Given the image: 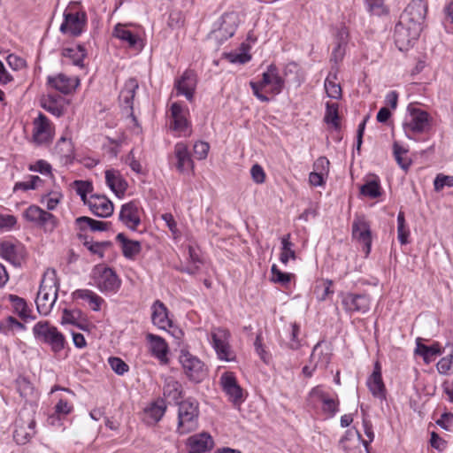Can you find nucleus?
Returning a JSON list of instances; mask_svg holds the SVG:
<instances>
[{
  "mask_svg": "<svg viewBox=\"0 0 453 453\" xmlns=\"http://www.w3.org/2000/svg\"><path fill=\"white\" fill-rule=\"evenodd\" d=\"M59 289L55 270H48L42 279L36 296V306L39 313L47 315L53 307Z\"/></svg>",
  "mask_w": 453,
  "mask_h": 453,
  "instance_id": "f257e3e1",
  "label": "nucleus"
},
{
  "mask_svg": "<svg viewBox=\"0 0 453 453\" xmlns=\"http://www.w3.org/2000/svg\"><path fill=\"white\" fill-rule=\"evenodd\" d=\"M432 123L430 114L418 108L415 104L407 107V115L403 122V129L407 138L413 139L414 135L426 133Z\"/></svg>",
  "mask_w": 453,
  "mask_h": 453,
  "instance_id": "f03ea898",
  "label": "nucleus"
},
{
  "mask_svg": "<svg viewBox=\"0 0 453 453\" xmlns=\"http://www.w3.org/2000/svg\"><path fill=\"white\" fill-rule=\"evenodd\" d=\"M177 433L186 434L198 427L199 407L195 399L188 398L178 403Z\"/></svg>",
  "mask_w": 453,
  "mask_h": 453,
  "instance_id": "7ed1b4c3",
  "label": "nucleus"
},
{
  "mask_svg": "<svg viewBox=\"0 0 453 453\" xmlns=\"http://www.w3.org/2000/svg\"><path fill=\"white\" fill-rule=\"evenodd\" d=\"M33 333L36 339L49 344L51 350L58 353L65 349V339L64 334L57 327L47 321H40L33 327Z\"/></svg>",
  "mask_w": 453,
  "mask_h": 453,
  "instance_id": "20e7f679",
  "label": "nucleus"
},
{
  "mask_svg": "<svg viewBox=\"0 0 453 453\" xmlns=\"http://www.w3.org/2000/svg\"><path fill=\"white\" fill-rule=\"evenodd\" d=\"M230 332L224 327H212L210 333V343L220 360L232 362L235 360V354L230 345Z\"/></svg>",
  "mask_w": 453,
  "mask_h": 453,
  "instance_id": "39448f33",
  "label": "nucleus"
},
{
  "mask_svg": "<svg viewBox=\"0 0 453 453\" xmlns=\"http://www.w3.org/2000/svg\"><path fill=\"white\" fill-rule=\"evenodd\" d=\"M426 5L422 0H414L405 8L400 16L399 22L410 27L413 34L421 33L426 18Z\"/></svg>",
  "mask_w": 453,
  "mask_h": 453,
  "instance_id": "423d86ee",
  "label": "nucleus"
},
{
  "mask_svg": "<svg viewBox=\"0 0 453 453\" xmlns=\"http://www.w3.org/2000/svg\"><path fill=\"white\" fill-rule=\"evenodd\" d=\"M92 278L96 288L103 293H115L121 281L116 273L104 265H96L92 271Z\"/></svg>",
  "mask_w": 453,
  "mask_h": 453,
  "instance_id": "0eeeda50",
  "label": "nucleus"
},
{
  "mask_svg": "<svg viewBox=\"0 0 453 453\" xmlns=\"http://www.w3.org/2000/svg\"><path fill=\"white\" fill-rule=\"evenodd\" d=\"M179 361L189 380L198 383L207 376V369L204 363L189 351L181 349Z\"/></svg>",
  "mask_w": 453,
  "mask_h": 453,
  "instance_id": "6e6552de",
  "label": "nucleus"
},
{
  "mask_svg": "<svg viewBox=\"0 0 453 453\" xmlns=\"http://www.w3.org/2000/svg\"><path fill=\"white\" fill-rule=\"evenodd\" d=\"M189 111L180 103H173L170 107L169 127L178 133L180 136H189L191 134V123L188 117Z\"/></svg>",
  "mask_w": 453,
  "mask_h": 453,
  "instance_id": "1a4fd4ad",
  "label": "nucleus"
},
{
  "mask_svg": "<svg viewBox=\"0 0 453 453\" xmlns=\"http://www.w3.org/2000/svg\"><path fill=\"white\" fill-rule=\"evenodd\" d=\"M223 392L235 407H239L245 400L242 388L239 385L233 372H225L219 378Z\"/></svg>",
  "mask_w": 453,
  "mask_h": 453,
  "instance_id": "9d476101",
  "label": "nucleus"
},
{
  "mask_svg": "<svg viewBox=\"0 0 453 453\" xmlns=\"http://www.w3.org/2000/svg\"><path fill=\"white\" fill-rule=\"evenodd\" d=\"M35 434V421L30 415H19L15 420L13 439L18 444H26Z\"/></svg>",
  "mask_w": 453,
  "mask_h": 453,
  "instance_id": "9b49d317",
  "label": "nucleus"
},
{
  "mask_svg": "<svg viewBox=\"0 0 453 453\" xmlns=\"http://www.w3.org/2000/svg\"><path fill=\"white\" fill-rule=\"evenodd\" d=\"M370 225L364 216H357L352 223V236L363 244L364 252L368 256L371 251L372 236Z\"/></svg>",
  "mask_w": 453,
  "mask_h": 453,
  "instance_id": "f8f14e48",
  "label": "nucleus"
},
{
  "mask_svg": "<svg viewBox=\"0 0 453 453\" xmlns=\"http://www.w3.org/2000/svg\"><path fill=\"white\" fill-rule=\"evenodd\" d=\"M87 16L85 12H64V22L60 26V31L64 34L72 35H80L85 27Z\"/></svg>",
  "mask_w": 453,
  "mask_h": 453,
  "instance_id": "ddd939ff",
  "label": "nucleus"
},
{
  "mask_svg": "<svg viewBox=\"0 0 453 453\" xmlns=\"http://www.w3.org/2000/svg\"><path fill=\"white\" fill-rule=\"evenodd\" d=\"M52 127L48 118L40 113L34 120L33 141L38 144H47L52 140Z\"/></svg>",
  "mask_w": 453,
  "mask_h": 453,
  "instance_id": "4468645a",
  "label": "nucleus"
},
{
  "mask_svg": "<svg viewBox=\"0 0 453 453\" xmlns=\"http://www.w3.org/2000/svg\"><path fill=\"white\" fill-rule=\"evenodd\" d=\"M196 88V77L194 72L187 70L183 74L175 80L174 89L176 96H184L186 99L192 102Z\"/></svg>",
  "mask_w": 453,
  "mask_h": 453,
  "instance_id": "2eb2a0df",
  "label": "nucleus"
},
{
  "mask_svg": "<svg viewBox=\"0 0 453 453\" xmlns=\"http://www.w3.org/2000/svg\"><path fill=\"white\" fill-rule=\"evenodd\" d=\"M342 303L348 312L365 313L370 309V298L365 294L347 293L342 296Z\"/></svg>",
  "mask_w": 453,
  "mask_h": 453,
  "instance_id": "dca6fc26",
  "label": "nucleus"
},
{
  "mask_svg": "<svg viewBox=\"0 0 453 453\" xmlns=\"http://www.w3.org/2000/svg\"><path fill=\"white\" fill-rule=\"evenodd\" d=\"M85 204L88 206L91 212L100 218H108L113 213V203L104 196L91 195Z\"/></svg>",
  "mask_w": 453,
  "mask_h": 453,
  "instance_id": "f3484780",
  "label": "nucleus"
},
{
  "mask_svg": "<svg viewBox=\"0 0 453 453\" xmlns=\"http://www.w3.org/2000/svg\"><path fill=\"white\" fill-rule=\"evenodd\" d=\"M80 81L77 78L68 77L64 73L50 75L47 78V85L62 94L67 95L75 90Z\"/></svg>",
  "mask_w": 453,
  "mask_h": 453,
  "instance_id": "a211bd4d",
  "label": "nucleus"
},
{
  "mask_svg": "<svg viewBox=\"0 0 453 453\" xmlns=\"http://www.w3.org/2000/svg\"><path fill=\"white\" fill-rule=\"evenodd\" d=\"M119 220L131 230H136L141 223L139 207L136 202L132 201L121 206L119 215Z\"/></svg>",
  "mask_w": 453,
  "mask_h": 453,
  "instance_id": "6ab92c4d",
  "label": "nucleus"
},
{
  "mask_svg": "<svg viewBox=\"0 0 453 453\" xmlns=\"http://www.w3.org/2000/svg\"><path fill=\"white\" fill-rule=\"evenodd\" d=\"M366 385L371 394L380 400L386 399V388L381 376V367L379 362L374 365L372 373L369 376Z\"/></svg>",
  "mask_w": 453,
  "mask_h": 453,
  "instance_id": "aec40b11",
  "label": "nucleus"
},
{
  "mask_svg": "<svg viewBox=\"0 0 453 453\" xmlns=\"http://www.w3.org/2000/svg\"><path fill=\"white\" fill-rule=\"evenodd\" d=\"M187 444L189 453H206L212 449L214 441L209 434L201 433L190 436Z\"/></svg>",
  "mask_w": 453,
  "mask_h": 453,
  "instance_id": "412c9836",
  "label": "nucleus"
},
{
  "mask_svg": "<svg viewBox=\"0 0 453 453\" xmlns=\"http://www.w3.org/2000/svg\"><path fill=\"white\" fill-rule=\"evenodd\" d=\"M419 35V33L414 35L410 27H405L399 21L395 27V42L400 50L407 49Z\"/></svg>",
  "mask_w": 453,
  "mask_h": 453,
  "instance_id": "4be33fe9",
  "label": "nucleus"
},
{
  "mask_svg": "<svg viewBox=\"0 0 453 453\" xmlns=\"http://www.w3.org/2000/svg\"><path fill=\"white\" fill-rule=\"evenodd\" d=\"M262 85L271 86V92L273 95H279L285 85V81L278 72V68L274 65H270L262 75Z\"/></svg>",
  "mask_w": 453,
  "mask_h": 453,
  "instance_id": "5701e85b",
  "label": "nucleus"
},
{
  "mask_svg": "<svg viewBox=\"0 0 453 453\" xmlns=\"http://www.w3.org/2000/svg\"><path fill=\"white\" fill-rule=\"evenodd\" d=\"M331 348L325 342H319L313 348L310 357V362L315 364V367L326 368L331 361Z\"/></svg>",
  "mask_w": 453,
  "mask_h": 453,
  "instance_id": "b1692460",
  "label": "nucleus"
},
{
  "mask_svg": "<svg viewBox=\"0 0 453 453\" xmlns=\"http://www.w3.org/2000/svg\"><path fill=\"white\" fill-rule=\"evenodd\" d=\"M139 84L134 78H129L124 84V87L120 90L119 99L122 106L131 111L130 116L135 120L133 112V100L135 95V91L138 89Z\"/></svg>",
  "mask_w": 453,
  "mask_h": 453,
  "instance_id": "393cba45",
  "label": "nucleus"
},
{
  "mask_svg": "<svg viewBox=\"0 0 453 453\" xmlns=\"http://www.w3.org/2000/svg\"><path fill=\"white\" fill-rule=\"evenodd\" d=\"M148 342H150V349L151 354L157 357L161 364L166 365L168 363V344L160 336L148 334L146 336Z\"/></svg>",
  "mask_w": 453,
  "mask_h": 453,
  "instance_id": "a878e982",
  "label": "nucleus"
},
{
  "mask_svg": "<svg viewBox=\"0 0 453 453\" xmlns=\"http://www.w3.org/2000/svg\"><path fill=\"white\" fill-rule=\"evenodd\" d=\"M174 156L177 159L176 168L180 173H184L188 170H194V162L185 143L178 142L175 144Z\"/></svg>",
  "mask_w": 453,
  "mask_h": 453,
  "instance_id": "bb28decb",
  "label": "nucleus"
},
{
  "mask_svg": "<svg viewBox=\"0 0 453 453\" xmlns=\"http://www.w3.org/2000/svg\"><path fill=\"white\" fill-rule=\"evenodd\" d=\"M164 397L169 402L173 403H180V399L183 397V388L180 381L173 377H166L165 379L163 388Z\"/></svg>",
  "mask_w": 453,
  "mask_h": 453,
  "instance_id": "cd10ccee",
  "label": "nucleus"
},
{
  "mask_svg": "<svg viewBox=\"0 0 453 453\" xmlns=\"http://www.w3.org/2000/svg\"><path fill=\"white\" fill-rule=\"evenodd\" d=\"M105 181L107 186L119 197L123 196L127 190V183L119 171L114 169L106 170Z\"/></svg>",
  "mask_w": 453,
  "mask_h": 453,
  "instance_id": "c85d7f7f",
  "label": "nucleus"
},
{
  "mask_svg": "<svg viewBox=\"0 0 453 453\" xmlns=\"http://www.w3.org/2000/svg\"><path fill=\"white\" fill-rule=\"evenodd\" d=\"M151 309V320L155 326L164 330H166L168 327L172 326V321L168 318L167 309L162 302L157 300L152 304Z\"/></svg>",
  "mask_w": 453,
  "mask_h": 453,
  "instance_id": "c756f323",
  "label": "nucleus"
},
{
  "mask_svg": "<svg viewBox=\"0 0 453 453\" xmlns=\"http://www.w3.org/2000/svg\"><path fill=\"white\" fill-rule=\"evenodd\" d=\"M166 411V404L164 399H159L157 402L151 403L149 407L144 410V421L149 425H154L157 423L162 417L165 415Z\"/></svg>",
  "mask_w": 453,
  "mask_h": 453,
  "instance_id": "7c9ffc66",
  "label": "nucleus"
},
{
  "mask_svg": "<svg viewBox=\"0 0 453 453\" xmlns=\"http://www.w3.org/2000/svg\"><path fill=\"white\" fill-rule=\"evenodd\" d=\"M415 354L421 356L425 363L429 364L436 356L441 354V348L438 342L426 346L421 342V338H418Z\"/></svg>",
  "mask_w": 453,
  "mask_h": 453,
  "instance_id": "2f4dec72",
  "label": "nucleus"
},
{
  "mask_svg": "<svg viewBox=\"0 0 453 453\" xmlns=\"http://www.w3.org/2000/svg\"><path fill=\"white\" fill-rule=\"evenodd\" d=\"M73 299H82L88 303L93 311H99L104 299L89 289H77L73 293Z\"/></svg>",
  "mask_w": 453,
  "mask_h": 453,
  "instance_id": "473e14b6",
  "label": "nucleus"
},
{
  "mask_svg": "<svg viewBox=\"0 0 453 453\" xmlns=\"http://www.w3.org/2000/svg\"><path fill=\"white\" fill-rule=\"evenodd\" d=\"M117 241L121 243L123 255L127 258H133L141 251V243L137 241L128 240L124 234L119 233Z\"/></svg>",
  "mask_w": 453,
  "mask_h": 453,
  "instance_id": "72a5a7b5",
  "label": "nucleus"
},
{
  "mask_svg": "<svg viewBox=\"0 0 453 453\" xmlns=\"http://www.w3.org/2000/svg\"><path fill=\"white\" fill-rule=\"evenodd\" d=\"M63 57L69 58L73 65L84 67L83 60L86 57V50L81 45H77L72 48H65L62 51Z\"/></svg>",
  "mask_w": 453,
  "mask_h": 453,
  "instance_id": "f704fd0d",
  "label": "nucleus"
},
{
  "mask_svg": "<svg viewBox=\"0 0 453 453\" xmlns=\"http://www.w3.org/2000/svg\"><path fill=\"white\" fill-rule=\"evenodd\" d=\"M63 99L49 95L42 100V107L56 117H60L64 113Z\"/></svg>",
  "mask_w": 453,
  "mask_h": 453,
  "instance_id": "c9c22d12",
  "label": "nucleus"
},
{
  "mask_svg": "<svg viewBox=\"0 0 453 453\" xmlns=\"http://www.w3.org/2000/svg\"><path fill=\"white\" fill-rule=\"evenodd\" d=\"M0 257L12 265H16L19 260L17 246L8 241L1 242Z\"/></svg>",
  "mask_w": 453,
  "mask_h": 453,
  "instance_id": "e433bc0d",
  "label": "nucleus"
},
{
  "mask_svg": "<svg viewBox=\"0 0 453 453\" xmlns=\"http://www.w3.org/2000/svg\"><path fill=\"white\" fill-rule=\"evenodd\" d=\"M9 301L11 302L14 312H16L22 319H31L30 310L25 299L15 296L10 295Z\"/></svg>",
  "mask_w": 453,
  "mask_h": 453,
  "instance_id": "4c0bfd02",
  "label": "nucleus"
},
{
  "mask_svg": "<svg viewBox=\"0 0 453 453\" xmlns=\"http://www.w3.org/2000/svg\"><path fill=\"white\" fill-rule=\"evenodd\" d=\"M113 35L119 40L127 42L129 47L134 48L137 43L138 37L130 30L127 29L122 24L115 26Z\"/></svg>",
  "mask_w": 453,
  "mask_h": 453,
  "instance_id": "58836bf2",
  "label": "nucleus"
},
{
  "mask_svg": "<svg viewBox=\"0 0 453 453\" xmlns=\"http://www.w3.org/2000/svg\"><path fill=\"white\" fill-rule=\"evenodd\" d=\"M336 73H330L325 81V89L326 95L334 99H340L342 97V88L336 82Z\"/></svg>",
  "mask_w": 453,
  "mask_h": 453,
  "instance_id": "ea45409f",
  "label": "nucleus"
},
{
  "mask_svg": "<svg viewBox=\"0 0 453 453\" xmlns=\"http://www.w3.org/2000/svg\"><path fill=\"white\" fill-rule=\"evenodd\" d=\"M42 214V215L39 217V219L35 224L40 226L47 233L53 232L58 226L57 218L46 211H43Z\"/></svg>",
  "mask_w": 453,
  "mask_h": 453,
  "instance_id": "a19ab883",
  "label": "nucleus"
},
{
  "mask_svg": "<svg viewBox=\"0 0 453 453\" xmlns=\"http://www.w3.org/2000/svg\"><path fill=\"white\" fill-rule=\"evenodd\" d=\"M338 108L339 105L336 103H326L324 117V120L327 124H332L336 129L340 127Z\"/></svg>",
  "mask_w": 453,
  "mask_h": 453,
  "instance_id": "79ce46f5",
  "label": "nucleus"
},
{
  "mask_svg": "<svg viewBox=\"0 0 453 453\" xmlns=\"http://www.w3.org/2000/svg\"><path fill=\"white\" fill-rule=\"evenodd\" d=\"M289 238H290V234H288L283 236L281 239L282 248H281L280 259L281 263H283L284 265H287V263L288 262V260L290 258L296 259V252L292 249L293 243L289 241Z\"/></svg>",
  "mask_w": 453,
  "mask_h": 453,
  "instance_id": "37998d69",
  "label": "nucleus"
},
{
  "mask_svg": "<svg viewBox=\"0 0 453 453\" xmlns=\"http://www.w3.org/2000/svg\"><path fill=\"white\" fill-rule=\"evenodd\" d=\"M393 150L395 158L399 166L403 170H407L411 165V159L403 155H405L408 150L399 145L396 142L393 145Z\"/></svg>",
  "mask_w": 453,
  "mask_h": 453,
  "instance_id": "c03bdc74",
  "label": "nucleus"
},
{
  "mask_svg": "<svg viewBox=\"0 0 453 453\" xmlns=\"http://www.w3.org/2000/svg\"><path fill=\"white\" fill-rule=\"evenodd\" d=\"M361 194L370 198H377L381 195L380 186L378 180L367 181L361 187Z\"/></svg>",
  "mask_w": 453,
  "mask_h": 453,
  "instance_id": "a18cd8bd",
  "label": "nucleus"
},
{
  "mask_svg": "<svg viewBox=\"0 0 453 453\" xmlns=\"http://www.w3.org/2000/svg\"><path fill=\"white\" fill-rule=\"evenodd\" d=\"M409 230L405 226L403 212L400 211L397 216V238L401 244L408 243Z\"/></svg>",
  "mask_w": 453,
  "mask_h": 453,
  "instance_id": "49530a36",
  "label": "nucleus"
},
{
  "mask_svg": "<svg viewBox=\"0 0 453 453\" xmlns=\"http://www.w3.org/2000/svg\"><path fill=\"white\" fill-rule=\"evenodd\" d=\"M272 273V280L274 283L281 284L282 286H287L293 277V274L283 273L278 269V267L273 265L271 268Z\"/></svg>",
  "mask_w": 453,
  "mask_h": 453,
  "instance_id": "de8ad7c7",
  "label": "nucleus"
},
{
  "mask_svg": "<svg viewBox=\"0 0 453 453\" xmlns=\"http://www.w3.org/2000/svg\"><path fill=\"white\" fill-rule=\"evenodd\" d=\"M76 193L81 196V199L85 203L88 197L87 195L92 191V184L86 180H75L73 183Z\"/></svg>",
  "mask_w": 453,
  "mask_h": 453,
  "instance_id": "09e8293b",
  "label": "nucleus"
},
{
  "mask_svg": "<svg viewBox=\"0 0 453 453\" xmlns=\"http://www.w3.org/2000/svg\"><path fill=\"white\" fill-rule=\"evenodd\" d=\"M331 286L332 281L330 280L322 281L316 286L315 294L319 301H324L330 294H333Z\"/></svg>",
  "mask_w": 453,
  "mask_h": 453,
  "instance_id": "8fccbe9b",
  "label": "nucleus"
},
{
  "mask_svg": "<svg viewBox=\"0 0 453 453\" xmlns=\"http://www.w3.org/2000/svg\"><path fill=\"white\" fill-rule=\"evenodd\" d=\"M444 187H453V176L438 173L434 180V190L440 192Z\"/></svg>",
  "mask_w": 453,
  "mask_h": 453,
  "instance_id": "3c124183",
  "label": "nucleus"
},
{
  "mask_svg": "<svg viewBox=\"0 0 453 453\" xmlns=\"http://www.w3.org/2000/svg\"><path fill=\"white\" fill-rule=\"evenodd\" d=\"M16 386L21 397L27 398L33 393L31 383L24 377H19L16 380Z\"/></svg>",
  "mask_w": 453,
  "mask_h": 453,
  "instance_id": "603ef678",
  "label": "nucleus"
},
{
  "mask_svg": "<svg viewBox=\"0 0 453 453\" xmlns=\"http://www.w3.org/2000/svg\"><path fill=\"white\" fill-rule=\"evenodd\" d=\"M111 368L119 375L128 371V365L119 357H111L108 359Z\"/></svg>",
  "mask_w": 453,
  "mask_h": 453,
  "instance_id": "864d4df0",
  "label": "nucleus"
},
{
  "mask_svg": "<svg viewBox=\"0 0 453 453\" xmlns=\"http://www.w3.org/2000/svg\"><path fill=\"white\" fill-rule=\"evenodd\" d=\"M369 12L377 16H380L387 12L384 5V0H366Z\"/></svg>",
  "mask_w": 453,
  "mask_h": 453,
  "instance_id": "5fc2aeb1",
  "label": "nucleus"
},
{
  "mask_svg": "<svg viewBox=\"0 0 453 453\" xmlns=\"http://www.w3.org/2000/svg\"><path fill=\"white\" fill-rule=\"evenodd\" d=\"M210 145L206 142L198 141L194 144L193 150L198 160H203L207 157Z\"/></svg>",
  "mask_w": 453,
  "mask_h": 453,
  "instance_id": "6e6d98bb",
  "label": "nucleus"
},
{
  "mask_svg": "<svg viewBox=\"0 0 453 453\" xmlns=\"http://www.w3.org/2000/svg\"><path fill=\"white\" fill-rule=\"evenodd\" d=\"M322 410L325 413H327L330 417L335 415L338 411L339 402L332 397L327 396L323 402Z\"/></svg>",
  "mask_w": 453,
  "mask_h": 453,
  "instance_id": "4d7b16f0",
  "label": "nucleus"
},
{
  "mask_svg": "<svg viewBox=\"0 0 453 453\" xmlns=\"http://www.w3.org/2000/svg\"><path fill=\"white\" fill-rule=\"evenodd\" d=\"M44 210L36 205H30L23 213L27 220L36 223Z\"/></svg>",
  "mask_w": 453,
  "mask_h": 453,
  "instance_id": "13d9d810",
  "label": "nucleus"
},
{
  "mask_svg": "<svg viewBox=\"0 0 453 453\" xmlns=\"http://www.w3.org/2000/svg\"><path fill=\"white\" fill-rule=\"evenodd\" d=\"M57 149L63 154L65 157H69L73 154V143L71 140L66 139L65 137H61L57 142Z\"/></svg>",
  "mask_w": 453,
  "mask_h": 453,
  "instance_id": "bf43d9fd",
  "label": "nucleus"
},
{
  "mask_svg": "<svg viewBox=\"0 0 453 453\" xmlns=\"http://www.w3.org/2000/svg\"><path fill=\"white\" fill-rule=\"evenodd\" d=\"M436 367L441 374H447L453 367V355L441 358Z\"/></svg>",
  "mask_w": 453,
  "mask_h": 453,
  "instance_id": "052dcab7",
  "label": "nucleus"
},
{
  "mask_svg": "<svg viewBox=\"0 0 453 453\" xmlns=\"http://www.w3.org/2000/svg\"><path fill=\"white\" fill-rule=\"evenodd\" d=\"M17 224L13 215L0 214V231H9Z\"/></svg>",
  "mask_w": 453,
  "mask_h": 453,
  "instance_id": "680f3d73",
  "label": "nucleus"
},
{
  "mask_svg": "<svg viewBox=\"0 0 453 453\" xmlns=\"http://www.w3.org/2000/svg\"><path fill=\"white\" fill-rule=\"evenodd\" d=\"M7 63L9 66L15 71L21 70L26 67L25 59L15 54H10L7 57Z\"/></svg>",
  "mask_w": 453,
  "mask_h": 453,
  "instance_id": "e2e57ef3",
  "label": "nucleus"
},
{
  "mask_svg": "<svg viewBox=\"0 0 453 453\" xmlns=\"http://www.w3.org/2000/svg\"><path fill=\"white\" fill-rule=\"evenodd\" d=\"M250 173H251V177H252V180L257 183V184H261V183H264L265 182V171L264 169L262 168L261 165H259L258 164H256L254 165L251 169H250Z\"/></svg>",
  "mask_w": 453,
  "mask_h": 453,
  "instance_id": "0e129e2a",
  "label": "nucleus"
},
{
  "mask_svg": "<svg viewBox=\"0 0 453 453\" xmlns=\"http://www.w3.org/2000/svg\"><path fill=\"white\" fill-rule=\"evenodd\" d=\"M29 169L42 174H50L51 173V165L45 160H38L35 165H30Z\"/></svg>",
  "mask_w": 453,
  "mask_h": 453,
  "instance_id": "69168bd1",
  "label": "nucleus"
},
{
  "mask_svg": "<svg viewBox=\"0 0 453 453\" xmlns=\"http://www.w3.org/2000/svg\"><path fill=\"white\" fill-rule=\"evenodd\" d=\"M452 418L453 414L451 413H443L441 417L436 421L437 425L440 426L441 428L451 431L452 428Z\"/></svg>",
  "mask_w": 453,
  "mask_h": 453,
  "instance_id": "338daca9",
  "label": "nucleus"
},
{
  "mask_svg": "<svg viewBox=\"0 0 453 453\" xmlns=\"http://www.w3.org/2000/svg\"><path fill=\"white\" fill-rule=\"evenodd\" d=\"M327 396L319 386L313 388L309 394L310 400L314 402L322 403Z\"/></svg>",
  "mask_w": 453,
  "mask_h": 453,
  "instance_id": "774afa93",
  "label": "nucleus"
}]
</instances>
